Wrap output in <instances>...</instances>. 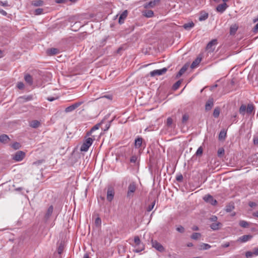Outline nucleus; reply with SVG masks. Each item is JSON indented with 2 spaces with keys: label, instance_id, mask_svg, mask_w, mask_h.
I'll return each instance as SVG.
<instances>
[{
  "label": "nucleus",
  "instance_id": "nucleus-54",
  "mask_svg": "<svg viewBox=\"0 0 258 258\" xmlns=\"http://www.w3.org/2000/svg\"><path fill=\"white\" fill-rule=\"evenodd\" d=\"M210 220L211 221H216L217 220V216H212L210 218Z\"/></svg>",
  "mask_w": 258,
  "mask_h": 258
},
{
  "label": "nucleus",
  "instance_id": "nucleus-37",
  "mask_svg": "<svg viewBox=\"0 0 258 258\" xmlns=\"http://www.w3.org/2000/svg\"><path fill=\"white\" fill-rule=\"evenodd\" d=\"M201 237V233H196V232L194 233L191 236V238L194 240H197V239H199Z\"/></svg>",
  "mask_w": 258,
  "mask_h": 258
},
{
  "label": "nucleus",
  "instance_id": "nucleus-45",
  "mask_svg": "<svg viewBox=\"0 0 258 258\" xmlns=\"http://www.w3.org/2000/svg\"><path fill=\"white\" fill-rule=\"evenodd\" d=\"M176 230L181 233H184L185 231L184 227L181 225H179L176 228Z\"/></svg>",
  "mask_w": 258,
  "mask_h": 258
},
{
  "label": "nucleus",
  "instance_id": "nucleus-56",
  "mask_svg": "<svg viewBox=\"0 0 258 258\" xmlns=\"http://www.w3.org/2000/svg\"><path fill=\"white\" fill-rule=\"evenodd\" d=\"M248 205H249L250 207H253L256 206V204L254 202H249V203Z\"/></svg>",
  "mask_w": 258,
  "mask_h": 258
},
{
  "label": "nucleus",
  "instance_id": "nucleus-46",
  "mask_svg": "<svg viewBox=\"0 0 258 258\" xmlns=\"http://www.w3.org/2000/svg\"><path fill=\"white\" fill-rule=\"evenodd\" d=\"M203 150L202 147H200L198 149V150H197V151L196 152V155L197 156H200V155H201L202 154V153H203Z\"/></svg>",
  "mask_w": 258,
  "mask_h": 258
},
{
  "label": "nucleus",
  "instance_id": "nucleus-38",
  "mask_svg": "<svg viewBox=\"0 0 258 258\" xmlns=\"http://www.w3.org/2000/svg\"><path fill=\"white\" fill-rule=\"evenodd\" d=\"M239 224V225L243 228H246L249 226L248 223L244 220L240 221Z\"/></svg>",
  "mask_w": 258,
  "mask_h": 258
},
{
  "label": "nucleus",
  "instance_id": "nucleus-63",
  "mask_svg": "<svg viewBox=\"0 0 258 258\" xmlns=\"http://www.w3.org/2000/svg\"><path fill=\"white\" fill-rule=\"evenodd\" d=\"M192 229L193 230H195V231H197L199 230V227L197 226H194L192 228Z\"/></svg>",
  "mask_w": 258,
  "mask_h": 258
},
{
  "label": "nucleus",
  "instance_id": "nucleus-60",
  "mask_svg": "<svg viewBox=\"0 0 258 258\" xmlns=\"http://www.w3.org/2000/svg\"><path fill=\"white\" fill-rule=\"evenodd\" d=\"M66 0H55V2L57 4H63L66 2Z\"/></svg>",
  "mask_w": 258,
  "mask_h": 258
},
{
  "label": "nucleus",
  "instance_id": "nucleus-10",
  "mask_svg": "<svg viewBox=\"0 0 258 258\" xmlns=\"http://www.w3.org/2000/svg\"><path fill=\"white\" fill-rule=\"evenodd\" d=\"M114 191L113 187L110 186L108 187L107 192V200L109 202H111L113 199Z\"/></svg>",
  "mask_w": 258,
  "mask_h": 258
},
{
  "label": "nucleus",
  "instance_id": "nucleus-18",
  "mask_svg": "<svg viewBox=\"0 0 258 258\" xmlns=\"http://www.w3.org/2000/svg\"><path fill=\"white\" fill-rule=\"evenodd\" d=\"M252 238V236L250 235H244L238 238L237 239L238 241L240 242H245Z\"/></svg>",
  "mask_w": 258,
  "mask_h": 258
},
{
  "label": "nucleus",
  "instance_id": "nucleus-12",
  "mask_svg": "<svg viewBox=\"0 0 258 258\" xmlns=\"http://www.w3.org/2000/svg\"><path fill=\"white\" fill-rule=\"evenodd\" d=\"M217 44V40L216 39L212 40L210 42H209L206 47V49L208 50L209 52H213L215 47H214Z\"/></svg>",
  "mask_w": 258,
  "mask_h": 258
},
{
  "label": "nucleus",
  "instance_id": "nucleus-21",
  "mask_svg": "<svg viewBox=\"0 0 258 258\" xmlns=\"http://www.w3.org/2000/svg\"><path fill=\"white\" fill-rule=\"evenodd\" d=\"M227 135L226 131L223 129L221 130L219 133L218 139L220 141L225 140Z\"/></svg>",
  "mask_w": 258,
  "mask_h": 258
},
{
  "label": "nucleus",
  "instance_id": "nucleus-52",
  "mask_svg": "<svg viewBox=\"0 0 258 258\" xmlns=\"http://www.w3.org/2000/svg\"><path fill=\"white\" fill-rule=\"evenodd\" d=\"M17 87L19 89H23L24 87V84H23V82H18L17 84Z\"/></svg>",
  "mask_w": 258,
  "mask_h": 258
},
{
  "label": "nucleus",
  "instance_id": "nucleus-9",
  "mask_svg": "<svg viewBox=\"0 0 258 258\" xmlns=\"http://www.w3.org/2000/svg\"><path fill=\"white\" fill-rule=\"evenodd\" d=\"M152 245L153 247L155 248L156 250L160 252H163L164 251L165 249L164 247L162 246V244H161L160 243H159L156 240L152 241Z\"/></svg>",
  "mask_w": 258,
  "mask_h": 258
},
{
  "label": "nucleus",
  "instance_id": "nucleus-32",
  "mask_svg": "<svg viewBox=\"0 0 258 258\" xmlns=\"http://www.w3.org/2000/svg\"><path fill=\"white\" fill-rule=\"evenodd\" d=\"M208 14L206 12L201 13L199 20L200 21H204L208 18Z\"/></svg>",
  "mask_w": 258,
  "mask_h": 258
},
{
  "label": "nucleus",
  "instance_id": "nucleus-31",
  "mask_svg": "<svg viewBox=\"0 0 258 258\" xmlns=\"http://www.w3.org/2000/svg\"><path fill=\"white\" fill-rule=\"evenodd\" d=\"M40 125V122L37 120H34L31 121L30 123V125L31 127L33 128H37Z\"/></svg>",
  "mask_w": 258,
  "mask_h": 258
},
{
  "label": "nucleus",
  "instance_id": "nucleus-62",
  "mask_svg": "<svg viewBox=\"0 0 258 258\" xmlns=\"http://www.w3.org/2000/svg\"><path fill=\"white\" fill-rule=\"evenodd\" d=\"M252 215L254 217L258 218V211H256L253 212V214H252Z\"/></svg>",
  "mask_w": 258,
  "mask_h": 258
},
{
  "label": "nucleus",
  "instance_id": "nucleus-6",
  "mask_svg": "<svg viewBox=\"0 0 258 258\" xmlns=\"http://www.w3.org/2000/svg\"><path fill=\"white\" fill-rule=\"evenodd\" d=\"M167 71V69L164 68L160 70H154L150 72V74L151 77H154L155 76H160L165 74Z\"/></svg>",
  "mask_w": 258,
  "mask_h": 258
},
{
  "label": "nucleus",
  "instance_id": "nucleus-35",
  "mask_svg": "<svg viewBox=\"0 0 258 258\" xmlns=\"http://www.w3.org/2000/svg\"><path fill=\"white\" fill-rule=\"evenodd\" d=\"M238 27L236 25H232L230 28V33L231 35H234L237 31Z\"/></svg>",
  "mask_w": 258,
  "mask_h": 258
},
{
  "label": "nucleus",
  "instance_id": "nucleus-28",
  "mask_svg": "<svg viewBox=\"0 0 258 258\" xmlns=\"http://www.w3.org/2000/svg\"><path fill=\"white\" fill-rule=\"evenodd\" d=\"M53 210V207L52 206H50L49 207L47 211L45 214V217L46 219H48L50 216L51 215Z\"/></svg>",
  "mask_w": 258,
  "mask_h": 258
},
{
  "label": "nucleus",
  "instance_id": "nucleus-61",
  "mask_svg": "<svg viewBox=\"0 0 258 258\" xmlns=\"http://www.w3.org/2000/svg\"><path fill=\"white\" fill-rule=\"evenodd\" d=\"M253 143L254 145H258V138H254L253 139Z\"/></svg>",
  "mask_w": 258,
  "mask_h": 258
},
{
  "label": "nucleus",
  "instance_id": "nucleus-26",
  "mask_svg": "<svg viewBox=\"0 0 258 258\" xmlns=\"http://www.w3.org/2000/svg\"><path fill=\"white\" fill-rule=\"evenodd\" d=\"M25 81L30 85L33 84V78L29 74H26L24 77Z\"/></svg>",
  "mask_w": 258,
  "mask_h": 258
},
{
  "label": "nucleus",
  "instance_id": "nucleus-19",
  "mask_svg": "<svg viewBox=\"0 0 258 258\" xmlns=\"http://www.w3.org/2000/svg\"><path fill=\"white\" fill-rule=\"evenodd\" d=\"M188 68V64H185L181 69L179 70L178 73L176 75V78H178L180 77H181L187 70V69Z\"/></svg>",
  "mask_w": 258,
  "mask_h": 258
},
{
  "label": "nucleus",
  "instance_id": "nucleus-44",
  "mask_svg": "<svg viewBox=\"0 0 258 258\" xmlns=\"http://www.w3.org/2000/svg\"><path fill=\"white\" fill-rule=\"evenodd\" d=\"M181 81L179 80L177 81L173 86V88L174 90L177 89L181 84Z\"/></svg>",
  "mask_w": 258,
  "mask_h": 258
},
{
  "label": "nucleus",
  "instance_id": "nucleus-17",
  "mask_svg": "<svg viewBox=\"0 0 258 258\" xmlns=\"http://www.w3.org/2000/svg\"><path fill=\"white\" fill-rule=\"evenodd\" d=\"M227 7V5L225 3H224L222 4L219 5L216 8V10L217 12L222 13L225 11Z\"/></svg>",
  "mask_w": 258,
  "mask_h": 258
},
{
  "label": "nucleus",
  "instance_id": "nucleus-1",
  "mask_svg": "<svg viewBox=\"0 0 258 258\" xmlns=\"http://www.w3.org/2000/svg\"><path fill=\"white\" fill-rule=\"evenodd\" d=\"M254 110V106L253 104L250 103L246 106L244 104H242L239 109V113L242 115H244L246 112L248 115L251 114L252 112Z\"/></svg>",
  "mask_w": 258,
  "mask_h": 258
},
{
  "label": "nucleus",
  "instance_id": "nucleus-43",
  "mask_svg": "<svg viewBox=\"0 0 258 258\" xmlns=\"http://www.w3.org/2000/svg\"><path fill=\"white\" fill-rule=\"evenodd\" d=\"M12 147L15 150L19 149L20 148V144L18 142H15L12 145Z\"/></svg>",
  "mask_w": 258,
  "mask_h": 258
},
{
  "label": "nucleus",
  "instance_id": "nucleus-16",
  "mask_svg": "<svg viewBox=\"0 0 258 258\" xmlns=\"http://www.w3.org/2000/svg\"><path fill=\"white\" fill-rule=\"evenodd\" d=\"M160 0H153L147 3L145 5V8H153L157 5L159 4Z\"/></svg>",
  "mask_w": 258,
  "mask_h": 258
},
{
  "label": "nucleus",
  "instance_id": "nucleus-50",
  "mask_svg": "<svg viewBox=\"0 0 258 258\" xmlns=\"http://www.w3.org/2000/svg\"><path fill=\"white\" fill-rule=\"evenodd\" d=\"M95 224L97 226H100L101 225V219L99 217H97L95 219Z\"/></svg>",
  "mask_w": 258,
  "mask_h": 258
},
{
  "label": "nucleus",
  "instance_id": "nucleus-64",
  "mask_svg": "<svg viewBox=\"0 0 258 258\" xmlns=\"http://www.w3.org/2000/svg\"><path fill=\"white\" fill-rule=\"evenodd\" d=\"M254 30L255 31L258 30V23L256 24V25L254 26Z\"/></svg>",
  "mask_w": 258,
  "mask_h": 258
},
{
  "label": "nucleus",
  "instance_id": "nucleus-29",
  "mask_svg": "<svg viewBox=\"0 0 258 258\" xmlns=\"http://www.w3.org/2000/svg\"><path fill=\"white\" fill-rule=\"evenodd\" d=\"M143 15L147 18H151L154 15V12L152 10H146L143 12Z\"/></svg>",
  "mask_w": 258,
  "mask_h": 258
},
{
  "label": "nucleus",
  "instance_id": "nucleus-59",
  "mask_svg": "<svg viewBox=\"0 0 258 258\" xmlns=\"http://www.w3.org/2000/svg\"><path fill=\"white\" fill-rule=\"evenodd\" d=\"M0 13L4 16H6L7 15V13L2 9H0Z\"/></svg>",
  "mask_w": 258,
  "mask_h": 258
},
{
  "label": "nucleus",
  "instance_id": "nucleus-3",
  "mask_svg": "<svg viewBox=\"0 0 258 258\" xmlns=\"http://www.w3.org/2000/svg\"><path fill=\"white\" fill-rule=\"evenodd\" d=\"M94 140H95L94 138H90V137L86 138L83 144L81 146L80 150L81 151L87 152L88 150L89 147L92 144L93 141Z\"/></svg>",
  "mask_w": 258,
  "mask_h": 258
},
{
  "label": "nucleus",
  "instance_id": "nucleus-53",
  "mask_svg": "<svg viewBox=\"0 0 258 258\" xmlns=\"http://www.w3.org/2000/svg\"><path fill=\"white\" fill-rule=\"evenodd\" d=\"M111 121H110V122H109L108 123H107L106 124L105 128L104 129V131H107L109 128V127L110 126V123H111Z\"/></svg>",
  "mask_w": 258,
  "mask_h": 258
},
{
  "label": "nucleus",
  "instance_id": "nucleus-49",
  "mask_svg": "<svg viewBox=\"0 0 258 258\" xmlns=\"http://www.w3.org/2000/svg\"><path fill=\"white\" fill-rule=\"evenodd\" d=\"M176 180L178 182H181L183 180V176L181 174H178L176 177Z\"/></svg>",
  "mask_w": 258,
  "mask_h": 258
},
{
  "label": "nucleus",
  "instance_id": "nucleus-15",
  "mask_svg": "<svg viewBox=\"0 0 258 258\" xmlns=\"http://www.w3.org/2000/svg\"><path fill=\"white\" fill-rule=\"evenodd\" d=\"M128 14V12L127 10L124 11L120 15L119 18L118 22L120 24H121L124 23V20L127 17Z\"/></svg>",
  "mask_w": 258,
  "mask_h": 258
},
{
  "label": "nucleus",
  "instance_id": "nucleus-48",
  "mask_svg": "<svg viewBox=\"0 0 258 258\" xmlns=\"http://www.w3.org/2000/svg\"><path fill=\"white\" fill-rule=\"evenodd\" d=\"M234 209V207L233 205H229L227 206L226 207V211L227 212H230L232 211Z\"/></svg>",
  "mask_w": 258,
  "mask_h": 258
},
{
  "label": "nucleus",
  "instance_id": "nucleus-7",
  "mask_svg": "<svg viewBox=\"0 0 258 258\" xmlns=\"http://www.w3.org/2000/svg\"><path fill=\"white\" fill-rule=\"evenodd\" d=\"M83 103L82 102H78L75 103L68 106L65 109V112L66 113L70 112L74 110L75 109L78 108Z\"/></svg>",
  "mask_w": 258,
  "mask_h": 258
},
{
  "label": "nucleus",
  "instance_id": "nucleus-57",
  "mask_svg": "<svg viewBox=\"0 0 258 258\" xmlns=\"http://www.w3.org/2000/svg\"><path fill=\"white\" fill-rule=\"evenodd\" d=\"M57 98H54V97H49L47 98V100L49 101H53L54 100H55V99H56Z\"/></svg>",
  "mask_w": 258,
  "mask_h": 258
},
{
  "label": "nucleus",
  "instance_id": "nucleus-5",
  "mask_svg": "<svg viewBox=\"0 0 258 258\" xmlns=\"http://www.w3.org/2000/svg\"><path fill=\"white\" fill-rule=\"evenodd\" d=\"M25 156V152L22 151H19L13 156V159L16 161H21L24 159Z\"/></svg>",
  "mask_w": 258,
  "mask_h": 258
},
{
  "label": "nucleus",
  "instance_id": "nucleus-14",
  "mask_svg": "<svg viewBox=\"0 0 258 258\" xmlns=\"http://www.w3.org/2000/svg\"><path fill=\"white\" fill-rule=\"evenodd\" d=\"M214 105V99L213 98H210L207 101L205 105V110L206 111L210 110Z\"/></svg>",
  "mask_w": 258,
  "mask_h": 258
},
{
  "label": "nucleus",
  "instance_id": "nucleus-36",
  "mask_svg": "<svg viewBox=\"0 0 258 258\" xmlns=\"http://www.w3.org/2000/svg\"><path fill=\"white\" fill-rule=\"evenodd\" d=\"M43 4V1L42 0H36L32 2V5L35 7L41 6Z\"/></svg>",
  "mask_w": 258,
  "mask_h": 258
},
{
  "label": "nucleus",
  "instance_id": "nucleus-51",
  "mask_svg": "<svg viewBox=\"0 0 258 258\" xmlns=\"http://www.w3.org/2000/svg\"><path fill=\"white\" fill-rule=\"evenodd\" d=\"M137 160V156L136 155L132 156L130 159V162L131 163H136Z\"/></svg>",
  "mask_w": 258,
  "mask_h": 258
},
{
  "label": "nucleus",
  "instance_id": "nucleus-27",
  "mask_svg": "<svg viewBox=\"0 0 258 258\" xmlns=\"http://www.w3.org/2000/svg\"><path fill=\"white\" fill-rule=\"evenodd\" d=\"M10 140V139L7 135L3 134L0 136V142L3 143H6Z\"/></svg>",
  "mask_w": 258,
  "mask_h": 258
},
{
  "label": "nucleus",
  "instance_id": "nucleus-55",
  "mask_svg": "<svg viewBox=\"0 0 258 258\" xmlns=\"http://www.w3.org/2000/svg\"><path fill=\"white\" fill-rule=\"evenodd\" d=\"M0 3H1V5L4 7H7L9 6L8 2L7 1L1 2Z\"/></svg>",
  "mask_w": 258,
  "mask_h": 258
},
{
  "label": "nucleus",
  "instance_id": "nucleus-40",
  "mask_svg": "<svg viewBox=\"0 0 258 258\" xmlns=\"http://www.w3.org/2000/svg\"><path fill=\"white\" fill-rule=\"evenodd\" d=\"M220 114V109L218 107L215 108L213 111V116L215 117H218Z\"/></svg>",
  "mask_w": 258,
  "mask_h": 258
},
{
  "label": "nucleus",
  "instance_id": "nucleus-20",
  "mask_svg": "<svg viewBox=\"0 0 258 258\" xmlns=\"http://www.w3.org/2000/svg\"><path fill=\"white\" fill-rule=\"evenodd\" d=\"M59 52V50L55 48H51L48 49L46 50V53L49 55H52L57 54Z\"/></svg>",
  "mask_w": 258,
  "mask_h": 258
},
{
  "label": "nucleus",
  "instance_id": "nucleus-41",
  "mask_svg": "<svg viewBox=\"0 0 258 258\" xmlns=\"http://www.w3.org/2000/svg\"><path fill=\"white\" fill-rule=\"evenodd\" d=\"M225 152L224 149L223 148H219L218 150L217 154L219 157H221L224 155Z\"/></svg>",
  "mask_w": 258,
  "mask_h": 258
},
{
  "label": "nucleus",
  "instance_id": "nucleus-58",
  "mask_svg": "<svg viewBox=\"0 0 258 258\" xmlns=\"http://www.w3.org/2000/svg\"><path fill=\"white\" fill-rule=\"evenodd\" d=\"M229 245H230L229 243V242H226V243H224V244H222V245H221V246H222V247L225 248V247H229Z\"/></svg>",
  "mask_w": 258,
  "mask_h": 258
},
{
  "label": "nucleus",
  "instance_id": "nucleus-30",
  "mask_svg": "<svg viewBox=\"0 0 258 258\" xmlns=\"http://www.w3.org/2000/svg\"><path fill=\"white\" fill-rule=\"evenodd\" d=\"M201 61V58H197L191 64L190 68L192 69L197 67Z\"/></svg>",
  "mask_w": 258,
  "mask_h": 258
},
{
  "label": "nucleus",
  "instance_id": "nucleus-4",
  "mask_svg": "<svg viewBox=\"0 0 258 258\" xmlns=\"http://www.w3.org/2000/svg\"><path fill=\"white\" fill-rule=\"evenodd\" d=\"M137 189V186L135 182H133L130 183L127 192V197L128 198H132L134 196V193L135 192Z\"/></svg>",
  "mask_w": 258,
  "mask_h": 258
},
{
  "label": "nucleus",
  "instance_id": "nucleus-39",
  "mask_svg": "<svg viewBox=\"0 0 258 258\" xmlns=\"http://www.w3.org/2000/svg\"><path fill=\"white\" fill-rule=\"evenodd\" d=\"M155 203H156V201H155V200H154V201H153V202H152V203H151L150 205H149L147 207V211L148 212H150V211H151L153 210V209L154 208V207L155 206Z\"/></svg>",
  "mask_w": 258,
  "mask_h": 258
},
{
  "label": "nucleus",
  "instance_id": "nucleus-2",
  "mask_svg": "<svg viewBox=\"0 0 258 258\" xmlns=\"http://www.w3.org/2000/svg\"><path fill=\"white\" fill-rule=\"evenodd\" d=\"M134 242L135 243V246L137 247L136 249L134 250V252L138 253L144 250L145 245L141 242L138 236H136L134 237Z\"/></svg>",
  "mask_w": 258,
  "mask_h": 258
},
{
  "label": "nucleus",
  "instance_id": "nucleus-25",
  "mask_svg": "<svg viewBox=\"0 0 258 258\" xmlns=\"http://www.w3.org/2000/svg\"><path fill=\"white\" fill-rule=\"evenodd\" d=\"M211 247V246L209 244L202 243L199 246V249L200 250H204L209 249Z\"/></svg>",
  "mask_w": 258,
  "mask_h": 258
},
{
  "label": "nucleus",
  "instance_id": "nucleus-22",
  "mask_svg": "<svg viewBox=\"0 0 258 258\" xmlns=\"http://www.w3.org/2000/svg\"><path fill=\"white\" fill-rule=\"evenodd\" d=\"M222 225L220 222L214 223L211 224L210 227L213 230H217L221 227Z\"/></svg>",
  "mask_w": 258,
  "mask_h": 258
},
{
  "label": "nucleus",
  "instance_id": "nucleus-8",
  "mask_svg": "<svg viewBox=\"0 0 258 258\" xmlns=\"http://www.w3.org/2000/svg\"><path fill=\"white\" fill-rule=\"evenodd\" d=\"M203 200L212 205H216L217 203V201L214 199L213 197L209 194L205 195L203 198Z\"/></svg>",
  "mask_w": 258,
  "mask_h": 258
},
{
  "label": "nucleus",
  "instance_id": "nucleus-42",
  "mask_svg": "<svg viewBox=\"0 0 258 258\" xmlns=\"http://www.w3.org/2000/svg\"><path fill=\"white\" fill-rule=\"evenodd\" d=\"M43 12V9L41 8H38L35 10L34 14L36 15H41Z\"/></svg>",
  "mask_w": 258,
  "mask_h": 258
},
{
  "label": "nucleus",
  "instance_id": "nucleus-24",
  "mask_svg": "<svg viewBox=\"0 0 258 258\" xmlns=\"http://www.w3.org/2000/svg\"><path fill=\"white\" fill-rule=\"evenodd\" d=\"M189 118V115L187 113L183 114L181 119V122L183 124H186Z\"/></svg>",
  "mask_w": 258,
  "mask_h": 258
},
{
  "label": "nucleus",
  "instance_id": "nucleus-23",
  "mask_svg": "<svg viewBox=\"0 0 258 258\" xmlns=\"http://www.w3.org/2000/svg\"><path fill=\"white\" fill-rule=\"evenodd\" d=\"M143 143V139L141 137H138L135 140V146L136 148H139L141 147Z\"/></svg>",
  "mask_w": 258,
  "mask_h": 258
},
{
  "label": "nucleus",
  "instance_id": "nucleus-33",
  "mask_svg": "<svg viewBox=\"0 0 258 258\" xmlns=\"http://www.w3.org/2000/svg\"><path fill=\"white\" fill-rule=\"evenodd\" d=\"M195 24L192 22L185 23L183 25V27L185 30H189L194 26Z\"/></svg>",
  "mask_w": 258,
  "mask_h": 258
},
{
  "label": "nucleus",
  "instance_id": "nucleus-11",
  "mask_svg": "<svg viewBox=\"0 0 258 258\" xmlns=\"http://www.w3.org/2000/svg\"><path fill=\"white\" fill-rule=\"evenodd\" d=\"M107 118V116H105L104 118L103 119H102L100 122L95 125L91 128V130L87 133V136H91L93 132L95 131V130H98L100 126L103 123L104 120Z\"/></svg>",
  "mask_w": 258,
  "mask_h": 258
},
{
  "label": "nucleus",
  "instance_id": "nucleus-13",
  "mask_svg": "<svg viewBox=\"0 0 258 258\" xmlns=\"http://www.w3.org/2000/svg\"><path fill=\"white\" fill-rule=\"evenodd\" d=\"M254 255H258V247L254 248L252 251H247L245 252V256L246 258H251Z\"/></svg>",
  "mask_w": 258,
  "mask_h": 258
},
{
  "label": "nucleus",
  "instance_id": "nucleus-34",
  "mask_svg": "<svg viewBox=\"0 0 258 258\" xmlns=\"http://www.w3.org/2000/svg\"><path fill=\"white\" fill-rule=\"evenodd\" d=\"M19 99H22L24 102L30 101L33 99V96L32 95H28V96H24L20 97Z\"/></svg>",
  "mask_w": 258,
  "mask_h": 258
},
{
  "label": "nucleus",
  "instance_id": "nucleus-47",
  "mask_svg": "<svg viewBox=\"0 0 258 258\" xmlns=\"http://www.w3.org/2000/svg\"><path fill=\"white\" fill-rule=\"evenodd\" d=\"M172 122H173L172 119L170 117H168L167 119L166 125L168 126H170L171 125V124H172Z\"/></svg>",
  "mask_w": 258,
  "mask_h": 258
}]
</instances>
